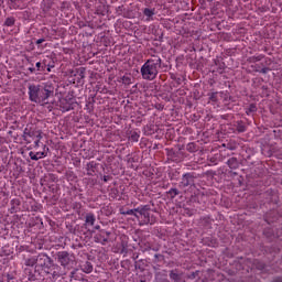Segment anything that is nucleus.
I'll return each instance as SVG.
<instances>
[{"label":"nucleus","mask_w":282,"mask_h":282,"mask_svg":"<svg viewBox=\"0 0 282 282\" xmlns=\"http://www.w3.org/2000/svg\"><path fill=\"white\" fill-rule=\"evenodd\" d=\"M35 67H36V70H37V72H45L47 65H46V64L43 65L41 62H37V63L35 64Z\"/></svg>","instance_id":"nucleus-30"},{"label":"nucleus","mask_w":282,"mask_h":282,"mask_svg":"<svg viewBox=\"0 0 282 282\" xmlns=\"http://www.w3.org/2000/svg\"><path fill=\"white\" fill-rule=\"evenodd\" d=\"M52 261V258H50V256H47L46 253H39L35 257V268L45 272Z\"/></svg>","instance_id":"nucleus-5"},{"label":"nucleus","mask_w":282,"mask_h":282,"mask_svg":"<svg viewBox=\"0 0 282 282\" xmlns=\"http://www.w3.org/2000/svg\"><path fill=\"white\" fill-rule=\"evenodd\" d=\"M47 155V153L45 152H30L29 156L31 158V160H34L35 162H39V160H41L42 158H45Z\"/></svg>","instance_id":"nucleus-17"},{"label":"nucleus","mask_w":282,"mask_h":282,"mask_svg":"<svg viewBox=\"0 0 282 282\" xmlns=\"http://www.w3.org/2000/svg\"><path fill=\"white\" fill-rule=\"evenodd\" d=\"M197 276H199V270H196V271L192 272L191 274H188L187 279L194 280V279H197Z\"/></svg>","instance_id":"nucleus-35"},{"label":"nucleus","mask_w":282,"mask_h":282,"mask_svg":"<svg viewBox=\"0 0 282 282\" xmlns=\"http://www.w3.org/2000/svg\"><path fill=\"white\" fill-rule=\"evenodd\" d=\"M46 274H51L52 279H59V276H63V269L61 265L54 263V260L46 267V270L44 271Z\"/></svg>","instance_id":"nucleus-9"},{"label":"nucleus","mask_w":282,"mask_h":282,"mask_svg":"<svg viewBox=\"0 0 282 282\" xmlns=\"http://www.w3.org/2000/svg\"><path fill=\"white\" fill-rule=\"evenodd\" d=\"M132 259H133V261H138V254L137 256L133 254Z\"/></svg>","instance_id":"nucleus-54"},{"label":"nucleus","mask_w":282,"mask_h":282,"mask_svg":"<svg viewBox=\"0 0 282 282\" xmlns=\"http://www.w3.org/2000/svg\"><path fill=\"white\" fill-rule=\"evenodd\" d=\"M167 159L172 162H180V151H175L174 149H166Z\"/></svg>","instance_id":"nucleus-13"},{"label":"nucleus","mask_w":282,"mask_h":282,"mask_svg":"<svg viewBox=\"0 0 282 282\" xmlns=\"http://www.w3.org/2000/svg\"><path fill=\"white\" fill-rule=\"evenodd\" d=\"M162 67V58L160 56H153L148 59L141 67V76L144 80H155L160 68Z\"/></svg>","instance_id":"nucleus-2"},{"label":"nucleus","mask_w":282,"mask_h":282,"mask_svg":"<svg viewBox=\"0 0 282 282\" xmlns=\"http://www.w3.org/2000/svg\"><path fill=\"white\" fill-rule=\"evenodd\" d=\"M264 56L263 55H258V56H252L250 57L251 63H259V61H263Z\"/></svg>","instance_id":"nucleus-33"},{"label":"nucleus","mask_w":282,"mask_h":282,"mask_svg":"<svg viewBox=\"0 0 282 282\" xmlns=\"http://www.w3.org/2000/svg\"><path fill=\"white\" fill-rule=\"evenodd\" d=\"M109 237H111V231H107L105 229H101L94 237L95 243H101V246H107V243H109Z\"/></svg>","instance_id":"nucleus-11"},{"label":"nucleus","mask_w":282,"mask_h":282,"mask_svg":"<svg viewBox=\"0 0 282 282\" xmlns=\"http://www.w3.org/2000/svg\"><path fill=\"white\" fill-rule=\"evenodd\" d=\"M130 140L132 142H138V140H140V134H138V132H133L131 135H130Z\"/></svg>","instance_id":"nucleus-36"},{"label":"nucleus","mask_w":282,"mask_h":282,"mask_svg":"<svg viewBox=\"0 0 282 282\" xmlns=\"http://www.w3.org/2000/svg\"><path fill=\"white\" fill-rule=\"evenodd\" d=\"M55 260L58 264L62 265V268H67L69 263H72V257L69 256V252L67 251H58L55 253Z\"/></svg>","instance_id":"nucleus-8"},{"label":"nucleus","mask_w":282,"mask_h":282,"mask_svg":"<svg viewBox=\"0 0 282 282\" xmlns=\"http://www.w3.org/2000/svg\"><path fill=\"white\" fill-rule=\"evenodd\" d=\"M170 279L174 282H186L182 279V274L177 273V269L170 271Z\"/></svg>","instance_id":"nucleus-15"},{"label":"nucleus","mask_w":282,"mask_h":282,"mask_svg":"<svg viewBox=\"0 0 282 282\" xmlns=\"http://www.w3.org/2000/svg\"><path fill=\"white\" fill-rule=\"evenodd\" d=\"M143 14H144V17H149V19H151V17H153L155 14V9L145 8L143 10Z\"/></svg>","instance_id":"nucleus-27"},{"label":"nucleus","mask_w":282,"mask_h":282,"mask_svg":"<svg viewBox=\"0 0 282 282\" xmlns=\"http://www.w3.org/2000/svg\"><path fill=\"white\" fill-rule=\"evenodd\" d=\"M225 100H231V101H234V100H232V96L226 97Z\"/></svg>","instance_id":"nucleus-53"},{"label":"nucleus","mask_w":282,"mask_h":282,"mask_svg":"<svg viewBox=\"0 0 282 282\" xmlns=\"http://www.w3.org/2000/svg\"><path fill=\"white\" fill-rule=\"evenodd\" d=\"M273 282H282V276H278L273 280Z\"/></svg>","instance_id":"nucleus-50"},{"label":"nucleus","mask_w":282,"mask_h":282,"mask_svg":"<svg viewBox=\"0 0 282 282\" xmlns=\"http://www.w3.org/2000/svg\"><path fill=\"white\" fill-rule=\"evenodd\" d=\"M96 224V215L94 213L86 214L84 226H94Z\"/></svg>","instance_id":"nucleus-16"},{"label":"nucleus","mask_w":282,"mask_h":282,"mask_svg":"<svg viewBox=\"0 0 282 282\" xmlns=\"http://www.w3.org/2000/svg\"><path fill=\"white\" fill-rule=\"evenodd\" d=\"M14 23H17V19H14V17H9L6 19L3 25L6 28H12V26H14Z\"/></svg>","instance_id":"nucleus-22"},{"label":"nucleus","mask_w":282,"mask_h":282,"mask_svg":"<svg viewBox=\"0 0 282 282\" xmlns=\"http://www.w3.org/2000/svg\"><path fill=\"white\" fill-rule=\"evenodd\" d=\"M29 72H30L31 74H34V72H36V68H34V67H29Z\"/></svg>","instance_id":"nucleus-49"},{"label":"nucleus","mask_w":282,"mask_h":282,"mask_svg":"<svg viewBox=\"0 0 282 282\" xmlns=\"http://www.w3.org/2000/svg\"><path fill=\"white\" fill-rule=\"evenodd\" d=\"M86 72H87V68L85 67L76 68V74L77 76H79V78H85Z\"/></svg>","instance_id":"nucleus-29"},{"label":"nucleus","mask_w":282,"mask_h":282,"mask_svg":"<svg viewBox=\"0 0 282 282\" xmlns=\"http://www.w3.org/2000/svg\"><path fill=\"white\" fill-rule=\"evenodd\" d=\"M160 261H164V254L155 253L153 263H160Z\"/></svg>","instance_id":"nucleus-32"},{"label":"nucleus","mask_w":282,"mask_h":282,"mask_svg":"<svg viewBox=\"0 0 282 282\" xmlns=\"http://www.w3.org/2000/svg\"><path fill=\"white\" fill-rule=\"evenodd\" d=\"M147 250H151V247H147L143 252H147Z\"/></svg>","instance_id":"nucleus-55"},{"label":"nucleus","mask_w":282,"mask_h":282,"mask_svg":"<svg viewBox=\"0 0 282 282\" xmlns=\"http://www.w3.org/2000/svg\"><path fill=\"white\" fill-rule=\"evenodd\" d=\"M217 91L216 93H212V94H209L208 96H209V100L212 101V102H217Z\"/></svg>","instance_id":"nucleus-37"},{"label":"nucleus","mask_w":282,"mask_h":282,"mask_svg":"<svg viewBox=\"0 0 282 282\" xmlns=\"http://www.w3.org/2000/svg\"><path fill=\"white\" fill-rule=\"evenodd\" d=\"M68 230L72 235H80V225H76L75 227L69 226Z\"/></svg>","instance_id":"nucleus-25"},{"label":"nucleus","mask_w":282,"mask_h":282,"mask_svg":"<svg viewBox=\"0 0 282 282\" xmlns=\"http://www.w3.org/2000/svg\"><path fill=\"white\" fill-rule=\"evenodd\" d=\"M54 96V86L52 85H30L29 86V99L31 102H36L37 105H47L50 98Z\"/></svg>","instance_id":"nucleus-1"},{"label":"nucleus","mask_w":282,"mask_h":282,"mask_svg":"<svg viewBox=\"0 0 282 282\" xmlns=\"http://www.w3.org/2000/svg\"><path fill=\"white\" fill-rule=\"evenodd\" d=\"M12 279H14V276H12L11 274H7V281L8 282L12 281Z\"/></svg>","instance_id":"nucleus-46"},{"label":"nucleus","mask_w":282,"mask_h":282,"mask_svg":"<svg viewBox=\"0 0 282 282\" xmlns=\"http://www.w3.org/2000/svg\"><path fill=\"white\" fill-rule=\"evenodd\" d=\"M123 85H131V77L130 76H123L120 80Z\"/></svg>","instance_id":"nucleus-34"},{"label":"nucleus","mask_w":282,"mask_h":282,"mask_svg":"<svg viewBox=\"0 0 282 282\" xmlns=\"http://www.w3.org/2000/svg\"><path fill=\"white\" fill-rule=\"evenodd\" d=\"M186 151H188V153H197V144L191 142L186 145Z\"/></svg>","instance_id":"nucleus-24"},{"label":"nucleus","mask_w":282,"mask_h":282,"mask_svg":"<svg viewBox=\"0 0 282 282\" xmlns=\"http://www.w3.org/2000/svg\"><path fill=\"white\" fill-rule=\"evenodd\" d=\"M141 282H147L145 280H141Z\"/></svg>","instance_id":"nucleus-58"},{"label":"nucleus","mask_w":282,"mask_h":282,"mask_svg":"<svg viewBox=\"0 0 282 282\" xmlns=\"http://www.w3.org/2000/svg\"><path fill=\"white\" fill-rule=\"evenodd\" d=\"M82 270L83 272H85L86 274H91V272H94V264H91V262L86 261L83 265H82Z\"/></svg>","instance_id":"nucleus-19"},{"label":"nucleus","mask_w":282,"mask_h":282,"mask_svg":"<svg viewBox=\"0 0 282 282\" xmlns=\"http://www.w3.org/2000/svg\"><path fill=\"white\" fill-rule=\"evenodd\" d=\"M76 272H78V269H74L72 272H70V279H75V281H78V276L76 275Z\"/></svg>","instance_id":"nucleus-38"},{"label":"nucleus","mask_w":282,"mask_h":282,"mask_svg":"<svg viewBox=\"0 0 282 282\" xmlns=\"http://www.w3.org/2000/svg\"><path fill=\"white\" fill-rule=\"evenodd\" d=\"M35 43L36 45H41V43H45V39H39Z\"/></svg>","instance_id":"nucleus-44"},{"label":"nucleus","mask_w":282,"mask_h":282,"mask_svg":"<svg viewBox=\"0 0 282 282\" xmlns=\"http://www.w3.org/2000/svg\"><path fill=\"white\" fill-rule=\"evenodd\" d=\"M263 235H265V237H272L273 232H272V230H270V229H265V230L263 231Z\"/></svg>","instance_id":"nucleus-40"},{"label":"nucleus","mask_w":282,"mask_h":282,"mask_svg":"<svg viewBox=\"0 0 282 282\" xmlns=\"http://www.w3.org/2000/svg\"><path fill=\"white\" fill-rule=\"evenodd\" d=\"M254 112H257V105L250 104L249 108L246 110V113L250 115Z\"/></svg>","instance_id":"nucleus-31"},{"label":"nucleus","mask_w":282,"mask_h":282,"mask_svg":"<svg viewBox=\"0 0 282 282\" xmlns=\"http://www.w3.org/2000/svg\"><path fill=\"white\" fill-rule=\"evenodd\" d=\"M120 215H132L133 217H135V219H140V215H138V210H135V208L128 209V210H124V208H121Z\"/></svg>","instance_id":"nucleus-20"},{"label":"nucleus","mask_w":282,"mask_h":282,"mask_svg":"<svg viewBox=\"0 0 282 282\" xmlns=\"http://www.w3.org/2000/svg\"><path fill=\"white\" fill-rule=\"evenodd\" d=\"M40 143H41V139L36 138V140L34 141L35 149H39Z\"/></svg>","instance_id":"nucleus-43"},{"label":"nucleus","mask_w":282,"mask_h":282,"mask_svg":"<svg viewBox=\"0 0 282 282\" xmlns=\"http://www.w3.org/2000/svg\"><path fill=\"white\" fill-rule=\"evenodd\" d=\"M24 274L28 276V281H39L41 279V270L34 267V270L30 268L24 269Z\"/></svg>","instance_id":"nucleus-12"},{"label":"nucleus","mask_w":282,"mask_h":282,"mask_svg":"<svg viewBox=\"0 0 282 282\" xmlns=\"http://www.w3.org/2000/svg\"><path fill=\"white\" fill-rule=\"evenodd\" d=\"M26 268H36V257L24 258Z\"/></svg>","instance_id":"nucleus-18"},{"label":"nucleus","mask_w":282,"mask_h":282,"mask_svg":"<svg viewBox=\"0 0 282 282\" xmlns=\"http://www.w3.org/2000/svg\"><path fill=\"white\" fill-rule=\"evenodd\" d=\"M11 202H12L13 206H21L20 199H12Z\"/></svg>","instance_id":"nucleus-42"},{"label":"nucleus","mask_w":282,"mask_h":282,"mask_svg":"<svg viewBox=\"0 0 282 282\" xmlns=\"http://www.w3.org/2000/svg\"><path fill=\"white\" fill-rule=\"evenodd\" d=\"M69 74H70V76H77L78 75V73H76V69L75 70H69Z\"/></svg>","instance_id":"nucleus-47"},{"label":"nucleus","mask_w":282,"mask_h":282,"mask_svg":"<svg viewBox=\"0 0 282 282\" xmlns=\"http://www.w3.org/2000/svg\"><path fill=\"white\" fill-rule=\"evenodd\" d=\"M236 130L238 131V133H245L246 131V126L243 124L242 121H238L237 126H236Z\"/></svg>","instance_id":"nucleus-28"},{"label":"nucleus","mask_w":282,"mask_h":282,"mask_svg":"<svg viewBox=\"0 0 282 282\" xmlns=\"http://www.w3.org/2000/svg\"><path fill=\"white\" fill-rule=\"evenodd\" d=\"M147 268V263L144 262V260H135L134 261V269L139 270L140 272H144Z\"/></svg>","instance_id":"nucleus-21"},{"label":"nucleus","mask_w":282,"mask_h":282,"mask_svg":"<svg viewBox=\"0 0 282 282\" xmlns=\"http://www.w3.org/2000/svg\"><path fill=\"white\" fill-rule=\"evenodd\" d=\"M77 247H78V248H83V245H82V243H79V245H77Z\"/></svg>","instance_id":"nucleus-56"},{"label":"nucleus","mask_w":282,"mask_h":282,"mask_svg":"<svg viewBox=\"0 0 282 282\" xmlns=\"http://www.w3.org/2000/svg\"><path fill=\"white\" fill-rule=\"evenodd\" d=\"M195 180H197L196 172H185L182 177L181 182L178 183L180 188H193L195 186Z\"/></svg>","instance_id":"nucleus-3"},{"label":"nucleus","mask_w":282,"mask_h":282,"mask_svg":"<svg viewBox=\"0 0 282 282\" xmlns=\"http://www.w3.org/2000/svg\"><path fill=\"white\" fill-rule=\"evenodd\" d=\"M238 259H243L242 257L238 258Z\"/></svg>","instance_id":"nucleus-60"},{"label":"nucleus","mask_w":282,"mask_h":282,"mask_svg":"<svg viewBox=\"0 0 282 282\" xmlns=\"http://www.w3.org/2000/svg\"><path fill=\"white\" fill-rule=\"evenodd\" d=\"M98 167V163L91 161L89 163H87L86 165V171H87V175L89 177H94V174L96 173V170Z\"/></svg>","instance_id":"nucleus-14"},{"label":"nucleus","mask_w":282,"mask_h":282,"mask_svg":"<svg viewBox=\"0 0 282 282\" xmlns=\"http://www.w3.org/2000/svg\"><path fill=\"white\" fill-rule=\"evenodd\" d=\"M134 210H137L139 217H143V224H151V206L150 205H141L137 207Z\"/></svg>","instance_id":"nucleus-7"},{"label":"nucleus","mask_w":282,"mask_h":282,"mask_svg":"<svg viewBox=\"0 0 282 282\" xmlns=\"http://www.w3.org/2000/svg\"><path fill=\"white\" fill-rule=\"evenodd\" d=\"M91 232H96V230H91Z\"/></svg>","instance_id":"nucleus-59"},{"label":"nucleus","mask_w":282,"mask_h":282,"mask_svg":"<svg viewBox=\"0 0 282 282\" xmlns=\"http://www.w3.org/2000/svg\"><path fill=\"white\" fill-rule=\"evenodd\" d=\"M128 253H129V245L127 243V241H122L120 254H128Z\"/></svg>","instance_id":"nucleus-26"},{"label":"nucleus","mask_w":282,"mask_h":282,"mask_svg":"<svg viewBox=\"0 0 282 282\" xmlns=\"http://www.w3.org/2000/svg\"><path fill=\"white\" fill-rule=\"evenodd\" d=\"M227 166L230 169L229 171V175H231L232 177H237V175H239V173L237 172V170L239 169V166L241 165V162H239V159L232 156L229 158L226 162Z\"/></svg>","instance_id":"nucleus-10"},{"label":"nucleus","mask_w":282,"mask_h":282,"mask_svg":"<svg viewBox=\"0 0 282 282\" xmlns=\"http://www.w3.org/2000/svg\"><path fill=\"white\" fill-rule=\"evenodd\" d=\"M94 230H102V229H100V226L99 225H96L95 227H94Z\"/></svg>","instance_id":"nucleus-51"},{"label":"nucleus","mask_w":282,"mask_h":282,"mask_svg":"<svg viewBox=\"0 0 282 282\" xmlns=\"http://www.w3.org/2000/svg\"><path fill=\"white\" fill-rule=\"evenodd\" d=\"M74 107H76V98H74V95H67L59 99V109L63 113L74 110Z\"/></svg>","instance_id":"nucleus-4"},{"label":"nucleus","mask_w":282,"mask_h":282,"mask_svg":"<svg viewBox=\"0 0 282 282\" xmlns=\"http://www.w3.org/2000/svg\"><path fill=\"white\" fill-rule=\"evenodd\" d=\"M257 269H258V270H265V263L259 262V263L257 264Z\"/></svg>","instance_id":"nucleus-39"},{"label":"nucleus","mask_w":282,"mask_h":282,"mask_svg":"<svg viewBox=\"0 0 282 282\" xmlns=\"http://www.w3.org/2000/svg\"><path fill=\"white\" fill-rule=\"evenodd\" d=\"M43 132H41V130H35L30 126H26L24 131H23V140L24 142L30 143V139L34 140V138H39V140H41L43 138L42 135Z\"/></svg>","instance_id":"nucleus-6"},{"label":"nucleus","mask_w":282,"mask_h":282,"mask_svg":"<svg viewBox=\"0 0 282 282\" xmlns=\"http://www.w3.org/2000/svg\"><path fill=\"white\" fill-rule=\"evenodd\" d=\"M257 72H260V74H268V72H270V67H263L261 70Z\"/></svg>","instance_id":"nucleus-41"},{"label":"nucleus","mask_w":282,"mask_h":282,"mask_svg":"<svg viewBox=\"0 0 282 282\" xmlns=\"http://www.w3.org/2000/svg\"><path fill=\"white\" fill-rule=\"evenodd\" d=\"M109 180H111V176H110V175H105V176H104V182H108Z\"/></svg>","instance_id":"nucleus-45"},{"label":"nucleus","mask_w":282,"mask_h":282,"mask_svg":"<svg viewBox=\"0 0 282 282\" xmlns=\"http://www.w3.org/2000/svg\"><path fill=\"white\" fill-rule=\"evenodd\" d=\"M52 67H54V65H47V67L45 68L46 72H52Z\"/></svg>","instance_id":"nucleus-48"},{"label":"nucleus","mask_w":282,"mask_h":282,"mask_svg":"<svg viewBox=\"0 0 282 282\" xmlns=\"http://www.w3.org/2000/svg\"><path fill=\"white\" fill-rule=\"evenodd\" d=\"M162 282H171V281H169L167 279H165V280H163Z\"/></svg>","instance_id":"nucleus-57"},{"label":"nucleus","mask_w":282,"mask_h":282,"mask_svg":"<svg viewBox=\"0 0 282 282\" xmlns=\"http://www.w3.org/2000/svg\"><path fill=\"white\" fill-rule=\"evenodd\" d=\"M79 281H82V282H89V280L85 279V278L79 279Z\"/></svg>","instance_id":"nucleus-52"},{"label":"nucleus","mask_w":282,"mask_h":282,"mask_svg":"<svg viewBox=\"0 0 282 282\" xmlns=\"http://www.w3.org/2000/svg\"><path fill=\"white\" fill-rule=\"evenodd\" d=\"M167 195H170V199H175L177 195H180V189L177 187H172L169 192H166Z\"/></svg>","instance_id":"nucleus-23"}]
</instances>
